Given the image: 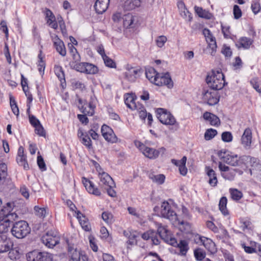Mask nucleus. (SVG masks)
<instances>
[{
    "label": "nucleus",
    "mask_w": 261,
    "mask_h": 261,
    "mask_svg": "<svg viewBox=\"0 0 261 261\" xmlns=\"http://www.w3.org/2000/svg\"><path fill=\"white\" fill-rule=\"evenodd\" d=\"M187 161L186 156H184L180 160V164H179V171L180 173L182 175H186L187 173V168L186 167Z\"/></svg>",
    "instance_id": "c03bdc74"
},
{
    "label": "nucleus",
    "mask_w": 261,
    "mask_h": 261,
    "mask_svg": "<svg viewBox=\"0 0 261 261\" xmlns=\"http://www.w3.org/2000/svg\"><path fill=\"white\" fill-rule=\"evenodd\" d=\"M217 154L221 160L228 165L232 166H241L242 168L243 167L241 157H239L237 154L226 150L219 151Z\"/></svg>",
    "instance_id": "20e7f679"
},
{
    "label": "nucleus",
    "mask_w": 261,
    "mask_h": 261,
    "mask_svg": "<svg viewBox=\"0 0 261 261\" xmlns=\"http://www.w3.org/2000/svg\"><path fill=\"white\" fill-rule=\"evenodd\" d=\"M13 243L7 236H0V253L6 252L12 247Z\"/></svg>",
    "instance_id": "a211bd4d"
},
{
    "label": "nucleus",
    "mask_w": 261,
    "mask_h": 261,
    "mask_svg": "<svg viewBox=\"0 0 261 261\" xmlns=\"http://www.w3.org/2000/svg\"><path fill=\"white\" fill-rule=\"evenodd\" d=\"M251 8L253 13L256 14L261 10V6L259 2L253 1L251 3Z\"/></svg>",
    "instance_id": "bf43d9fd"
},
{
    "label": "nucleus",
    "mask_w": 261,
    "mask_h": 261,
    "mask_svg": "<svg viewBox=\"0 0 261 261\" xmlns=\"http://www.w3.org/2000/svg\"><path fill=\"white\" fill-rule=\"evenodd\" d=\"M142 0H126L124 3V8L126 10L130 11L139 7Z\"/></svg>",
    "instance_id": "2f4dec72"
},
{
    "label": "nucleus",
    "mask_w": 261,
    "mask_h": 261,
    "mask_svg": "<svg viewBox=\"0 0 261 261\" xmlns=\"http://www.w3.org/2000/svg\"><path fill=\"white\" fill-rule=\"evenodd\" d=\"M16 161L20 166L23 167L24 169L28 170L29 168L26 156L24 154V148L22 146H20L18 148Z\"/></svg>",
    "instance_id": "b1692460"
},
{
    "label": "nucleus",
    "mask_w": 261,
    "mask_h": 261,
    "mask_svg": "<svg viewBox=\"0 0 261 261\" xmlns=\"http://www.w3.org/2000/svg\"><path fill=\"white\" fill-rule=\"evenodd\" d=\"M138 237V235L136 232L130 233V234L128 237V240L127 241V243L130 245L137 244L136 239Z\"/></svg>",
    "instance_id": "13d9d810"
},
{
    "label": "nucleus",
    "mask_w": 261,
    "mask_h": 261,
    "mask_svg": "<svg viewBox=\"0 0 261 261\" xmlns=\"http://www.w3.org/2000/svg\"><path fill=\"white\" fill-rule=\"evenodd\" d=\"M167 38L165 36L162 35L158 36L156 39H155V43L156 45L159 47H162L165 43L167 42Z\"/></svg>",
    "instance_id": "5fc2aeb1"
},
{
    "label": "nucleus",
    "mask_w": 261,
    "mask_h": 261,
    "mask_svg": "<svg viewBox=\"0 0 261 261\" xmlns=\"http://www.w3.org/2000/svg\"><path fill=\"white\" fill-rule=\"evenodd\" d=\"M138 148L145 156L150 159L156 158L160 154H164L166 151V149L164 147L160 148L159 149H155L148 147L141 142H139Z\"/></svg>",
    "instance_id": "423d86ee"
},
{
    "label": "nucleus",
    "mask_w": 261,
    "mask_h": 261,
    "mask_svg": "<svg viewBox=\"0 0 261 261\" xmlns=\"http://www.w3.org/2000/svg\"><path fill=\"white\" fill-rule=\"evenodd\" d=\"M250 172L251 175L261 181V166H258L257 168L250 169Z\"/></svg>",
    "instance_id": "09e8293b"
},
{
    "label": "nucleus",
    "mask_w": 261,
    "mask_h": 261,
    "mask_svg": "<svg viewBox=\"0 0 261 261\" xmlns=\"http://www.w3.org/2000/svg\"><path fill=\"white\" fill-rule=\"evenodd\" d=\"M29 119L30 123L34 127L40 123V121L33 115L29 114Z\"/></svg>",
    "instance_id": "774afa93"
},
{
    "label": "nucleus",
    "mask_w": 261,
    "mask_h": 261,
    "mask_svg": "<svg viewBox=\"0 0 261 261\" xmlns=\"http://www.w3.org/2000/svg\"><path fill=\"white\" fill-rule=\"evenodd\" d=\"M70 258L69 261H89L87 255L83 252L76 249L69 251Z\"/></svg>",
    "instance_id": "aec40b11"
},
{
    "label": "nucleus",
    "mask_w": 261,
    "mask_h": 261,
    "mask_svg": "<svg viewBox=\"0 0 261 261\" xmlns=\"http://www.w3.org/2000/svg\"><path fill=\"white\" fill-rule=\"evenodd\" d=\"M8 175L7 166L5 163L0 164V185L4 183Z\"/></svg>",
    "instance_id": "4c0bfd02"
},
{
    "label": "nucleus",
    "mask_w": 261,
    "mask_h": 261,
    "mask_svg": "<svg viewBox=\"0 0 261 261\" xmlns=\"http://www.w3.org/2000/svg\"><path fill=\"white\" fill-rule=\"evenodd\" d=\"M6 217L7 219L0 221V233H5L8 231L10 222L17 218V216L15 213H12L7 214Z\"/></svg>",
    "instance_id": "f3484780"
},
{
    "label": "nucleus",
    "mask_w": 261,
    "mask_h": 261,
    "mask_svg": "<svg viewBox=\"0 0 261 261\" xmlns=\"http://www.w3.org/2000/svg\"><path fill=\"white\" fill-rule=\"evenodd\" d=\"M250 84L253 88L258 93H261V80L258 78H253L250 81Z\"/></svg>",
    "instance_id": "a18cd8bd"
},
{
    "label": "nucleus",
    "mask_w": 261,
    "mask_h": 261,
    "mask_svg": "<svg viewBox=\"0 0 261 261\" xmlns=\"http://www.w3.org/2000/svg\"><path fill=\"white\" fill-rule=\"evenodd\" d=\"M37 164L42 171H45L46 170V167L45 164L44 162L43 159L41 156H38L37 157Z\"/></svg>",
    "instance_id": "338daca9"
},
{
    "label": "nucleus",
    "mask_w": 261,
    "mask_h": 261,
    "mask_svg": "<svg viewBox=\"0 0 261 261\" xmlns=\"http://www.w3.org/2000/svg\"><path fill=\"white\" fill-rule=\"evenodd\" d=\"M233 14L234 18L236 19H239L242 15V11L239 6L235 5L233 8Z\"/></svg>",
    "instance_id": "680f3d73"
},
{
    "label": "nucleus",
    "mask_w": 261,
    "mask_h": 261,
    "mask_svg": "<svg viewBox=\"0 0 261 261\" xmlns=\"http://www.w3.org/2000/svg\"><path fill=\"white\" fill-rule=\"evenodd\" d=\"M194 256L197 260L202 261L204 259L205 254L200 249H196L194 250Z\"/></svg>",
    "instance_id": "e2e57ef3"
},
{
    "label": "nucleus",
    "mask_w": 261,
    "mask_h": 261,
    "mask_svg": "<svg viewBox=\"0 0 261 261\" xmlns=\"http://www.w3.org/2000/svg\"><path fill=\"white\" fill-rule=\"evenodd\" d=\"M221 53L226 57H230L232 55V51L231 50L230 47L226 44H224L223 45V47H222V48L221 50Z\"/></svg>",
    "instance_id": "0e129e2a"
},
{
    "label": "nucleus",
    "mask_w": 261,
    "mask_h": 261,
    "mask_svg": "<svg viewBox=\"0 0 261 261\" xmlns=\"http://www.w3.org/2000/svg\"><path fill=\"white\" fill-rule=\"evenodd\" d=\"M101 132L105 139L111 143H116L118 138L113 130L109 126L103 124L101 128Z\"/></svg>",
    "instance_id": "f8f14e48"
},
{
    "label": "nucleus",
    "mask_w": 261,
    "mask_h": 261,
    "mask_svg": "<svg viewBox=\"0 0 261 261\" xmlns=\"http://www.w3.org/2000/svg\"><path fill=\"white\" fill-rule=\"evenodd\" d=\"M139 70L134 67L128 68L125 72V77L129 81H135Z\"/></svg>",
    "instance_id": "72a5a7b5"
},
{
    "label": "nucleus",
    "mask_w": 261,
    "mask_h": 261,
    "mask_svg": "<svg viewBox=\"0 0 261 261\" xmlns=\"http://www.w3.org/2000/svg\"><path fill=\"white\" fill-rule=\"evenodd\" d=\"M154 68H151L146 71V77L151 82L154 83L156 76L158 75Z\"/></svg>",
    "instance_id": "79ce46f5"
},
{
    "label": "nucleus",
    "mask_w": 261,
    "mask_h": 261,
    "mask_svg": "<svg viewBox=\"0 0 261 261\" xmlns=\"http://www.w3.org/2000/svg\"><path fill=\"white\" fill-rule=\"evenodd\" d=\"M82 182L85 187L86 190L90 194L98 196L101 195L100 191L96 187L94 184L87 178L82 177Z\"/></svg>",
    "instance_id": "4468645a"
},
{
    "label": "nucleus",
    "mask_w": 261,
    "mask_h": 261,
    "mask_svg": "<svg viewBox=\"0 0 261 261\" xmlns=\"http://www.w3.org/2000/svg\"><path fill=\"white\" fill-rule=\"evenodd\" d=\"M229 193L231 198L235 201H239L243 197V193L241 191L234 188L229 189Z\"/></svg>",
    "instance_id": "ea45409f"
},
{
    "label": "nucleus",
    "mask_w": 261,
    "mask_h": 261,
    "mask_svg": "<svg viewBox=\"0 0 261 261\" xmlns=\"http://www.w3.org/2000/svg\"><path fill=\"white\" fill-rule=\"evenodd\" d=\"M102 59L106 66L110 68L116 67V65L115 62L107 55H105Z\"/></svg>",
    "instance_id": "603ef678"
},
{
    "label": "nucleus",
    "mask_w": 261,
    "mask_h": 261,
    "mask_svg": "<svg viewBox=\"0 0 261 261\" xmlns=\"http://www.w3.org/2000/svg\"><path fill=\"white\" fill-rule=\"evenodd\" d=\"M155 85L159 86H166L168 88H171L173 87V82L169 73H158L155 82Z\"/></svg>",
    "instance_id": "9b49d317"
},
{
    "label": "nucleus",
    "mask_w": 261,
    "mask_h": 261,
    "mask_svg": "<svg viewBox=\"0 0 261 261\" xmlns=\"http://www.w3.org/2000/svg\"><path fill=\"white\" fill-rule=\"evenodd\" d=\"M217 134V131L213 128L207 129L204 134V139L206 140H210L215 137Z\"/></svg>",
    "instance_id": "de8ad7c7"
},
{
    "label": "nucleus",
    "mask_w": 261,
    "mask_h": 261,
    "mask_svg": "<svg viewBox=\"0 0 261 261\" xmlns=\"http://www.w3.org/2000/svg\"><path fill=\"white\" fill-rule=\"evenodd\" d=\"M252 132L250 128H247L245 129L241 139L242 145L246 149H248L251 147L252 143Z\"/></svg>",
    "instance_id": "2eb2a0df"
},
{
    "label": "nucleus",
    "mask_w": 261,
    "mask_h": 261,
    "mask_svg": "<svg viewBox=\"0 0 261 261\" xmlns=\"http://www.w3.org/2000/svg\"><path fill=\"white\" fill-rule=\"evenodd\" d=\"M76 217L78 219L82 227L85 231H89L91 230V225L88 219L81 212L77 211L75 212Z\"/></svg>",
    "instance_id": "393cba45"
},
{
    "label": "nucleus",
    "mask_w": 261,
    "mask_h": 261,
    "mask_svg": "<svg viewBox=\"0 0 261 261\" xmlns=\"http://www.w3.org/2000/svg\"><path fill=\"white\" fill-rule=\"evenodd\" d=\"M101 217L103 220L108 224H112L114 221L113 215L108 212H103Z\"/></svg>",
    "instance_id": "49530a36"
},
{
    "label": "nucleus",
    "mask_w": 261,
    "mask_h": 261,
    "mask_svg": "<svg viewBox=\"0 0 261 261\" xmlns=\"http://www.w3.org/2000/svg\"><path fill=\"white\" fill-rule=\"evenodd\" d=\"M79 108L81 112L88 116H92L94 113V107L91 103H87L86 102H83L81 98H79Z\"/></svg>",
    "instance_id": "dca6fc26"
},
{
    "label": "nucleus",
    "mask_w": 261,
    "mask_h": 261,
    "mask_svg": "<svg viewBox=\"0 0 261 261\" xmlns=\"http://www.w3.org/2000/svg\"><path fill=\"white\" fill-rule=\"evenodd\" d=\"M110 0H96L94 8L97 13L102 14L108 8Z\"/></svg>",
    "instance_id": "a878e982"
},
{
    "label": "nucleus",
    "mask_w": 261,
    "mask_h": 261,
    "mask_svg": "<svg viewBox=\"0 0 261 261\" xmlns=\"http://www.w3.org/2000/svg\"><path fill=\"white\" fill-rule=\"evenodd\" d=\"M242 166L245 167L251 166L252 168H257L258 166H261L257 162V159L250 156L244 155L241 156Z\"/></svg>",
    "instance_id": "4be33fe9"
},
{
    "label": "nucleus",
    "mask_w": 261,
    "mask_h": 261,
    "mask_svg": "<svg viewBox=\"0 0 261 261\" xmlns=\"http://www.w3.org/2000/svg\"><path fill=\"white\" fill-rule=\"evenodd\" d=\"M195 13L199 17L206 19H211L213 18V14L208 11L203 9L202 7L195 6L194 7Z\"/></svg>",
    "instance_id": "7c9ffc66"
},
{
    "label": "nucleus",
    "mask_w": 261,
    "mask_h": 261,
    "mask_svg": "<svg viewBox=\"0 0 261 261\" xmlns=\"http://www.w3.org/2000/svg\"><path fill=\"white\" fill-rule=\"evenodd\" d=\"M51 38L57 51L62 57H65L66 55V50L63 41L56 35H54Z\"/></svg>",
    "instance_id": "ddd939ff"
},
{
    "label": "nucleus",
    "mask_w": 261,
    "mask_h": 261,
    "mask_svg": "<svg viewBox=\"0 0 261 261\" xmlns=\"http://www.w3.org/2000/svg\"><path fill=\"white\" fill-rule=\"evenodd\" d=\"M200 240L203 246L208 251L211 253H214L216 251L215 244L211 239L202 237L200 238Z\"/></svg>",
    "instance_id": "c756f323"
},
{
    "label": "nucleus",
    "mask_w": 261,
    "mask_h": 261,
    "mask_svg": "<svg viewBox=\"0 0 261 261\" xmlns=\"http://www.w3.org/2000/svg\"><path fill=\"white\" fill-rule=\"evenodd\" d=\"M141 237L144 240L151 239L153 245H158L160 244V241L157 236V233L153 230H149L144 232L142 234Z\"/></svg>",
    "instance_id": "5701e85b"
},
{
    "label": "nucleus",
    "mask_w": 261,
    "mask_h": 261,
    "mask_svg": "<svg viewBox=\"0 0 261 261\" xmlns=\"http://www.w3.org/2000/svg\"><path fill=\"white\" fill-rule=\"evenodd\" d=\"M123 20L124 27L129 28L131 27L134 22L133 16L130 14H126L123 16Z\"/></svg>",
    "instance_id": "37998d69"
},
{
    "label": "nucleus",
    "mask_w": 261,
    "mask_h": 261,
    "mask_svg": "<svg viewBox=\"0 0 261 261\" xmlns=\"http://www.w3.org/2000/svg\"><path fill=\"white\" fill-rule=\"evenodd\" d=\"M55 72L58 77L61 81L62 80H65V75L62 68L60 66H56L55 68Z\"/></svg>",
    "instance_id": "6e6d98bb"
},
{
    "label": "nucleus",
    "mask_w": 261,
    "mask_h": 261,
    "mask_svg": "<svg viewBox=\"0 0 261 261\" xmlns=\"http://www.w3.org/2000/svg\"><path fill=\"white\" fill-rule=\"evenodd\" d=\"M28 261H53V256L50 253L46 252H39L34 250L27 254Z\"/></svg>",
    "instance_id": "6e6552de"
},
{
    "label": "nucleus",
    "mask_w": 261,
    "mask_h": 261,
    "mask_svg": "<svg viewBox=\"0 0 261 261\" xmlns=\"http://www.w3.org/2000/svg\"><path fill=\"white\" fill-rule=\"evenodd\" d=\"M149 177L152 180V181L160 185L163 184L165 179V175L162 174H154L153 173H150Z\"/></svg>",
    "instance_id": "58836bf2"
},
{
    "label": "nucleus",
    "mask_w": 261,
    "mask_h": 261,
    "mask_svg": "<svg viewBox=\"0 0 261 261\" xmlns=\"http://www.w3.org/2000/svg\"><path fill=\"white\" fill-rule=\"evenodd\" d=\"M99 177L100 179L99 185L102 187H113L115 185L112 178L106 172L99 173Z\"/></svg>",
    "instance_id": "412c9836"
},
{
    "label": "nucleus",
    "mask_w": 261,
    "mask_h": 261,
    "mask_svg": "<svg viewBox=\"0 0 261 261\" xmlns=\"http://www.w3.org/2000/svg\"><path fill=\"white\" fill-rule=\"evenodd\" d=\"M41 241L46 247L52 248L59 243L60 239L57 232L51 230L42 237Z\"/></svg>",
    "instance_id": "1a4fd4ad"
},
{
    "label": "nucleus",
    "mask_w": 261,
    "mask_h": 261,
    "mask_svg": "<svg viewBox=\"0 0 261 261\" xmlns=\"http://www.w3.org/2000/svg\"><path fill=\"white\" fill-rule=\"evenodd\" d=\"M98 72V67L91 63L86 62L84 73L89 74H95Z\"/></svg>",
    "instance_id": "c9c22d12"
},
{
    "label": "nucleus",
    "mask_w": 261,
    "mask_h": 261,
    "mask_svg": "<svg viewBox=\"0 0 261 261\" xmlns=\"http://www.w3.org/2000/svg\"><path fill=\"white\" fill-rule=\"evenodd\" d=\"M227 203V199L226 197H222L219 201V207L220 211L224 216H227L229 214L228 211L226 208Z\"/></svg>",
    "instance_id": "e433bc0d"
},
{
    "label": "nucleus",
    "mask_w": 261,
    "mask_h": 261,
    "mask_svg": "<svg viewBox=\"0 0 261 261\" xmlns=\"http://www.w3.org/2000/svg\"><path fill=\"white\" fill-rule=\"evenodd\" d=\"M10 103L13 113L16 116H18L19 109L14 98L12 96L10 97Z\"/></svg>",
    "instance_id": "3c124183"
},
{
    "label": "nucleus",
    "mask_w": 261,
    "mask_h": 261,
    "mask_svg": "<svg viewBox=\"0 0 261 261\" xmlns=\"http://www.w3.org/2000/svg\"><path fill=\"white\" fill-rule=\"evenodd\" d=\"M203 34L205 38L206 42L216 41L215 37L213 36V34L208 29H204L203 30Z\"/></svg>",
    "instance_id": "8fccbe9b"
},
{
    "label": "nucleus",
    "mask_w": 261,
    "mask_h": 261,
    "mask_svg": "<svg viewBox=\"0 0 261 261\" xmlns=\"http://www.w3.org/2000/svg\"><path fill=\"white\" fill-rule=\"evenodd\" d=\"M85 65L86 62L77 63L76 61L72 62L70 63V67L72 69L83 73H84Z\"/></svg>",
    "instance_id": "a19ab883"
},
{
    "label": "nucleus",
    "mask_w": 261,
    "mask_h": 261,
    "mask_svg": "<svg viewBox=\"0 0 261 261\" xmlns=\"http://www.w3.org/2000/svg\"><path fill=\"white\" fill-rule=\"evenodd\" d=\"M175 244L174 245H171L173 247H177L179 248L180 252L181 255H185L187 253L188 249V243L186 240H180L179 243H178L176 239H175Z\"/></svg>",
    "instance_id": "473e14b6"
},
{
    "label": "nucleus",
    "mask_w": 261,
    "mask_h": 261,
    "mask_svg": "<svg viewBox=\"0 0 261 261\" xmlns=\"http://www.w3.org/2000/svg\"><path fill=\"white\" fill-rule=\"evenodd\" d=\"M218 92L212 89L204 88L202 91V98L210 106L216 105L219 101Z\"/></svg>",
    "instance_id": "9d476101"
},
{
    "label": "nucleus",
    "mask_w": 261,
    "mask_h": 261,
    "mask_svg": "<svg viewBox=\"0 0 261 261\" xmlns=\"http://www.w3.org/2000/svg\"><path fill=\"white\" fill-rule=\"evenodd\" d=\"M77 136L80 138L82 143L88 149L92 148V141L88 134L84 133L82 130L79 129L78 130Z\"/></svg>",
    "instance_id": "bb28decb"
},
{
    "label": "nucleus",
    "mask_w": 261,
    "mask_h": 261,
    "mask_svg": "<svg viewBox=\"0 0 261 261\" xmlns=\"http://www.w3.org/2000/svg\"><path fill=\"white\" fill-rule=\"evenodd\" d=\"M44 12L47 25L51 28L57 30L58 28V24L53 13L47 8L45 9Z\"/></svg>",
    "instance_id": "6ab92c4d"
},
{
    "label": "nucleus",
    "mask_w": 261,
    "mask_h": 261,
    "mask_svg": "<svg viewBox=\"0 0 261 261\" xmlns=\"http://www.w3.org/2000/svg\"><path fill=\"white\" fill-rule=\"evenodd\" d=\"M11 231L14 237L23 239L31 232V228L27 221L20 220L13 223Z\"/></svg>",
    "instance_id": "7ed1b4c3"
},
{
    "label": "nucleus",
    "mask_w": 261,
    "mask_h": 261,
    "mask_svg": "<svg viewBox=\"0 0 261 261\" xmlns=\"http://www.w3.org/2000/svg\"><path fill=\"white\" fill-rule=\"evenodd\" d=\"M205 171H206V174L208 177V184L212 187H216L218 183L216 173L213 169H211L209 167H206L205 168Z\"/></svg>",
    "instance_id": "cd10ccee"
},
{
    "label": "nucleus",
    "mask_w": 261,
    "mask_h": 261,
    "mask_svg": "<svg viewBox=\"0 0 261 261\" xmlns=\"http://www.w3.org/2000/svg\"><path fill=\"white\" fill-rule=\"evenodd\" d=\"M206 82L211 89L217 91L225 85L224 75L219 70H212L206 76Z\"/></svg>",
    "instance_id": "f257e3e1"
},
{
    "label": "nucleus",
    "mask_w": 261,
    "mask_h": 261,
    "mask_svg": "<svg viewBox=\"0 0 261 261\" xmlns=\"http://www.w3.org/2000/svg\"><path fill=\"white\" fill-rule=\"evenodd\" d=\"M253 42V40L251 38L246 37H242L236 43V46L238 48H243L246 49L250 48Z\"/></svg>",
    "instance_id": "c85d7f7f"
},
{
    "label": "nucleus",
    "mask_w": 261,
    "mask_h": 261,
    "mask_svg": "<svg viewBox=\"0 0 261 261\" xmlns=\"http://www.w3.org/2000/svg\"><path fill=\"white\" fill-rule=\"evenodd\" d=\"M35 214L40 218H44L45 216L46 210L44 208L35 206L34 207Z\"/></svg>",
    "instance_id": "4d7b16f0"
},
{
    "label": "nucleus",
    "mask_w": 261,
    "mask_h": 261,
    "mask_svg": "<svg viewBox=\"0 0 261 261\" xmlns=\"http://www.w3.org/2000/svg\"><path fill=\"white\" fill-rule=\"evenodd\" d=\"M157 232L160 238L165 242L169 245H174L175 243V238L173 237L167 226L163 225L161 223H156Z\"/></svg>",
    "instance_id": "39448f33"
},
{
    "label": "nucleus",
    "mask_w": 261,
    "mask_h": 261,
    "mask_svg": "<svg viewBox=\"0 0 261 261\" xmlns=\"http://www.w3.org/2000/svg\"><path fill=\"white\" fill-rule=\"evenodd\" d=\"M35 133L40 136H45V132L44 129L43 127L41 125V123L40 124L35 126Z\"/></svg>",
    "instance_id": "69168bd1"
},
{
    "label": "nucleus",
    "mask_w": 261,
    "mask_h": 261,
    "mask_svg": "<svg viewBox=\"0 0 261 261\" xmlns=\"http://www.w3.org/2000/svg\"><path fill=\"white\" fill-rule=\"evenodd\" d=\"M221 138L225 142H230L232 140V135L229 132H225L222 134Z\"/></svg>",
    "instance_id": "052dcab7"
},
{
    "label": "nucleus",
    "mask_w": 261,
    "mask_h": 261,
    "mask_svg": "<svg viewBox=\"0 0 261 261\" xmlns=\"http://www.w3.org/2000/svg\"><path fill=\"white\" fill-rule=\"evenodd\" d=\"M71 85L74 89H79L81 91H83L85 89V86L84 84L79 81L75 80H72Z\"/></svg>",
    "instance_id": "864d4df0"
},
{
    "label": "nucleus",
    "mask_w": 261,
    "mask_h": 261,
    "mask_svg": "<svg viewBox=\"0 0 261 261\" xmlns=\"http://www.w3.org/2000/svg\"><path fill=\"white\" fill-rule=\"evenodd\" d=\"M135 98L133 94H126L124 96V102L128 108L133 110L135 109L136 107V103L135 102Z\"/></svg>",
    "instance_id": "f704fd0d"
},
{
    "label": "nucleus",
    "mask_w": 261,
    "mask_h": 261,
    "mask_svg": "<svg viewBox=\"0 0 261 261\" xmlns=\"http://www.w3.org/2000/svg\"><path fill=\"white\" fill-rule=\"evenodd\" d=\"M161 214L163 217L169 219L172 223L178 221L176 213L173 210L172 206L167 201H164L162 203Z\"/></svg>",
    "instance_id": "0eeeda50"
},
{
    "label": "nucleus",
    "mask_w": 261,
    "mask_h": 261,
    "mask_svg": "<svg viewBox=\"0 0 261 261\" xmlns=\"http://www.w3.org/2000/svg\"><path fill=\"white\" fill-rule=\"evenodd\" d=\"M155 112L158 119L162 123L172 126L175 130L178 129L179 124L170 112L163 108H158Z\"/></svg>",
    "instance_id": "f03ea898"
}]
</instances>
